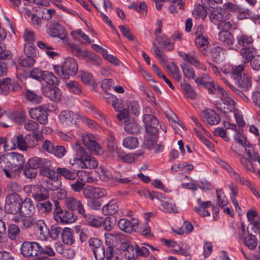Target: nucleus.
<instances>
[{
	"label": "nucleus",
	"instance_id": "f257e3e1",
	"mask_svg": "<svg viewBox=\"0 0 260 260\" xmlns=\"http://www.w3.org/2000/svg\"><path fill=\"white\" fill-rule=\"evenodd\" d=\"M7 157L8 169H3L6 177L11 179L19 178L25 162L23 155L18 152H11L8 153Z\"/></svg>",
	"mask_w": 260,
	"mask_h": 260
},
{
	"label": "nucleus",
	"instance_id": "f03ea898",
	"mask_svg": "<svg viewBox=\"0 0 260 260\" xmlns=\"http://www.w3.org/2000/svg\"><path fill=\"white\" fill-rule=\"evenodd\" d=\"M76 155L79 157L74 159V162L79 163L82 169H94L98 166L97 160L89 155L85 149L78 143L73 146Z\"/></svg>",
	"mask_w": 260,
	"mask_h": 260
},
{
	"label": "nucleus",
	"instance_id": "7ed1b4c3",
	"mask_svg": "<svg viewBox=\"0 0 260 260\" xmlns=\"http://www.w3.org/2000/svg\"><path fill=\"white\" fill-rule=\"evenodd\" d=\"M54 70L56 74L64 79H68L71 76H74L78 71V64L75 59L66 58L62 66H55Z\"/></svg>",
	"mask_w": 260,
	"mask_h": 260
},
{
	"label": "nucleus",
	"instance_id": "20e7f679",
	"mask_svg": "<svg viewBox=\"0 0 260 260\" xmlns=\"http://www.w3.org/2000/svg\"><path fill=\"white\" fill-rule=\"evenodd\" d=\"M53 219L58 223H72L77 219V216L72 211L63 210L57 201L54 202Z\"/></svg>",
	"mask_w": 260,
	"mask_h": 260
},
{
	"label": "nucleus",
	"instance_id": "39448f33",
	"mask_svg": "<svg viewBox=\"0 0 260 260\" xmlns=\"http://www.w3.org/2000/svg\"><path fill=\"white\" fill-rule=\"evenodd\" d=\"M80 115L70 110L62 111L58 116L60 123L65 126L76 124L80 120Z\"/></svg>",
	"mask_w": 260,
	"mask_h": 260
},
{
	"label": "nucleus",
	"instance_id": "423d86ee",
	"mask_svg": "<svg viewBox=\"0 0 260 260\" xmlns=\"http://www.w3.org/2000/svg\"><path fill=\"white\" fill-rule=\"evenodd\" d=\"M211 8L209 18L212 23L218 26V24L221 23V22L228 20L229 19L230 14L224 9L212 6Z\"/></svg>",
	"mask_w": 260,
	"mask_h": 260
},
{
	"label": "nucleus",
	"instance_id": "0eeeda50",
	"mask_svg": "<svg viewBox=\"0 0 260 260\" xmlns=\"http://www.w3.org/2000/svg\"><path fill=\"white\" fill-rule=\"evenodd\" d=\"M29 115L31 119H36L41 124L45 125L48 122L47 111L46 108L41 106L30 109Z\"/></svg>",
	"mask_w": 260,
	"mask_h": 260
},
{
	"label": "nucleus",
	"instance_id": "6e6552de",
	"mask_svg": "<svg viewBox=\"0 0 260 260\" xmlns=\"http://www.w3.org/2000/svg\"><path fill=\"white\" fill-rule=\"evenodd\" d=\"M146 131L149 135L155 136L158 132V121L157 119L151 114H145L143 116Z\"/></svg>",
	"mask_w": 260,
	"mask_h": 260
},
{
	"label": "nucleus",
	"instance_id": "1a4fd4ad",
	"mask_svg": "<svg viewBox=\"0 0 260 260\" xmlns=\"http://www.w3.org/2000/svg\"><path fill=\"white\" fill-rule=\"evenodd\" d=\"M178 54L184 61L191 64L196 68L203 71L206 70L204 65L200 61L198 54L194 51H192L188 53L179 52Z\"/></svg>",
	"mask_w": 260,
	"mask_h": 260
},
{
	"label": "nucleus",
	"instance_id": "9d476101",
	"mask_svg": "<svg viewBox=\"0 0 260 260\" xmlns=\"http://www.w3.org/2000/svg\"><path fill=\"white\" fill-rule=\"evenodd\" d=\"M117 224L121 231L127 234H131L136 231L138 225V221L134 219L131 220L123 218L118 221Z\"/></svg>",
	"mask_w": 260,
	"mask_h": 260
},
{
	"label": "nucleus",
	"instance_id": "9b49d317",
	"mask_svg": "<svg viewBox=\"0 0 260 260\" xmlns=\"http://www.w3.org/2000/svg\"><path fill=\"white\" fill-rule=\"evenodd\" d=\"M84 174V172H76L75 170L69 169L66 167H58L56 169V176L57 177H63L69 181H75L76 179L77 175L78 173Z\"/></svg>",
	"mask_w": 260,
	"mask_h": 260
},
{
	"label": "nucleus",
	"instance_id": "f8f14e48",
	"mask_svg": "<svg viewBox=\"0 0 260 260\" xmlns=\"http://www.w3.org/2000/svg\"><path fill=\"white\" fill-rule=\"evenodd\" d=\"M38 242H24L21 247V253L26 257L37 256Z\"/></svg>",
	"mask_w": 260,
	"mask_h": 260
},
{
	"label": "nucleus",
	"instance_id": "ddd939ff",
	"mask_svg": "<svg viewBox=\"0 0 260 260\" xmlns=\"http://www.w3.org/2000/svg\"><path fill=\"white\" fill-rule=\"evenodd\" d=\"M16 195L11 194L6 198L5 208L7 211L11 214H20L21 203L17 201L15 198Z\"/></svg>",
	"mask_w": 260,
	"mask_h": 260
},
{
	"label": "nucleus",
	"instance_id": "4468645a",
	"mask_svg": "<svg viewBox=\"0 0 260 260\" xmlns=\"http://www.w3.org/2000/svg\"><path fill=\"white\" fill-rule=\"evenodd\" d=\"M209 66L212 70V71L214 72L215 74L217 76L220 77L221 79L223 80L225 84H226L230 88L236 93L237 95H238L239 98H241L245 102H248L249 101L247 96L245 94L243 93L241 91L238 90L235 86L230 84L229 82L224 78L221 76L220 72L219 71L218 68L217 66L214 64L210 63Z\"/></svg>",
	"mask_w": 260,
	"mask_h": 260
},
{
	"label": "nucleus",
	"instance_id": "2eb2a0df",
	"mask_svg": "<svg viewBox=\"0 0 260 260\" xmlns=\"http://www.w3.org/2000/svg\"><path fill=\"white\" fill-rule=\"evenodd\" d=\"M236 85L240 89L242 90L241 91L243 93L245 94L248 99V91L251 88L252 86V81L251 78L247 74H244L240 77L238 79L234 81Z\"/></svg>",
	"mask_w": 260,
	"mask_h": 260
},
{
	"label": "nucleus",
	"instance_id": "dca6fc26",
	"mask_svg": "<svg viewBox=\"0 0 260 260\" xmlns=\"http://www.w3.org/2000/svg\"><path fill=\"white\" fill-rule=\"evenodd\" d=\"M82 140L84 145L87 146L91 151L98 155L102 153L103 150L101 146L94 140L91 134L83 135Z\"/></svg>",
	"mask_w": 260,
	"mask_h": 260
},
{
	"label": "nucleus",
	"instance_id": "f3484780",
	"mask_svg": "<svg viewBox=\"0 0 260 260\" xmlns=\"http://www.w3.org/2000/svg\"><path fill=\"white\" fill-rule=\"evenodd\" d=\"M64 205L68 209L73 211L77 210L81 215H84V208L80 200H78L74 197H70L65 199Z\"/></svg>",
	"mask_w": 260,
	"mask_h": 260
},
{
	"label": "nucleus",
	"instance_id": "a211bd4d",
	"mask_svg": "<svg viewBox=\"0 0 260 260\" xmlns=\"http://www.w3.org/2000/svg\"><path fill=\"white\" fill-rule=\"evenodd\" d=\"M48 34L52 37L66 39L67 33L65 29L58 22H55L48 28Z\"/></svg>",
	"mask_w": 260,
	"mask_h": 260
},
{
	"label": "nucleus",
	"instance_id": "6ab92c4d",
	"mask_svg": "<svg viewBox=\"0 0 260 260\" xmlns=\"http://www.w3.org/2000/svg\"><path fill=\"white\" fill-rule=\"evenodd\" d=\"M201 116L204 120L206 121L210 125H216L220 120L218 114L215 111L209 109L203 110Z\"/></svg>",
	"mask_w": 260,
	"mask_h": 260
},
{
	"label": "nucleus",
	"instance_id": "aec40b11",
	"mask_svg": "<svg viewBox=\"0 0 260 260\" xmlns=\"http://www.w3.org/2000/svg\"><path fill=\"white\" fill-rule=\"evenodd\" d=\"M124 257L129 260L134 257L136 254V244H132L128 241L123 242L120 246Z\"/></svg>",
	"mask_w": 260,
	"mask_h": 260
},
{
	"label": "nucleus",
	"instance_id": "412c9836",
	"mask_svg": "<svg viewBox=\"0 0 260 260\" xmlns=\"http://www.w3.org/2000/svg\"><path fill=\"white\" fill-rule=\"evenodd\" d=\"M220 95L223 104V107L220 108V110L225 114L232 112L235 109L234 101L228 96L225 90L224 93Z\"/></svg>",
	"mask_w": 260,
	"mask_h": 260
},
{
	"label": "nucleus",
	"instance_id": "4be33fe9",
	"mask_svg": "<svg viewBox=\"0 0 260 260\" xmlns=\"http://www.w3.org/2000/svg\"><path fill=\"white\" fill-rule=\"evenodd\" d=\"M11 143L12 145H14L12 150L15 149L17 147L20 150H27L26 136L24 137L23 135L20 134L14 136L11 139Z\"/></svg>",
	"mask_w": 260,
	"mask_h": 260
},
{
	"label": "nucleus",
	"instance_id": "5701e85b",
	"mask_svg": "<svg viewBox=\"0 0 260 260\" xmlns=\"http://www.w3.org/2000/svg\"><path fill=\"white\" fill-rule=\"evenodd\" d=\"M50 164V161L48 159L35 156L29 158L26 164L30 168L36 170L38 168L40 169L45 166H49Z\"/></svg>",
	"mask_w": 260,
	"mask_h": 260
},
{
	"label": "nucleus",
	"instance_id": "b1692460",
	"mask_svg": "<svg viewBox=\"0 0 260 260\" xmlns=\"http://www.w3.org/2000/svg\"><path fill=\"white\" fill-rule=\"evenodd\" d=\"M202 5L197 4L194 6V9L192 11V14L196 18V19H202L204 20L206 18L207 14L206 8L211 7L213 4L211 3H208L206 5H204L202 3Z\"/></svg>",
	"mask_w": 260,
	"mask_h": 260
},
{
	"label": "nucleus",
	"instance_id": "393cba45",
	"mask_svg": "<svg viewBox=\"0 0 260 260\" xmlns=\"http://www.w3.org/2000/svg\"><path fill=\"white\" fill-rule=\"evenodd\" d=\"M20 214L25 217L32 215L35 211V207L30 199H26L21 203Z\"/></svg>",
	"mask_w": 260,
	"mask_h": 260
},
{
	"label": "nucleus",
	"instance_id": "a878e982",
	"mask_svg": "<svg viewBox=\"0 0 260 260\" xmlns=\"http://www.w3.org/2000/svg\"><path fill=\"white\" fill-rule=\"evenodd\" d=\"M52 87H46L43 91L44 94L53 102H59L61 100L60 90L56 86Z\"/></svg>",
	"mask_w": 260,
	"mask_h": 260
},
{
	"label": "nucleus",
	"instance_id": "bb28decb",
	"mask_svg": "<svg viewBox=\"0 0 260 260\" xmlns=\"http://www.w3.org/2000/svg\"><path fill=\"white\" fill-rule=\"evenodd\" d=\"M161 202V206L162 209H161L164 211L168 213H174L176 212V208L175 204L173 203V200L164 194L162 196V199L160 200Z\"/></svg>",
	"mask_w": 260,
	"mask_h": 260
},
{
	"label": "nucleus",
	"instance_id": "cd10ccee",
	"mask_svg": "<svg viewBox=\"0 0 260 260\" xmlns=\"http://www.w3.org/2000/svg\"><path fill=\"white\" fill-rule=\"evenodd\" d=\"M36 188L37 190L32 194V197L35 200L36 203H41L48 200L49 197L48 191L45 188L42 190L41 188L43 187L40 186H37Z\"/></svg>",
	"mask_w": 260,
	"mask_h": 260
},
{
	"label": "nucleus",
	"instance_id": "c85d7f7f",
	"mask_svg": "<svg viewBox=\"0 0 260 260\" xmlns=\"http://www.w3.org/2000/svg\"><path fill=\"white\" fill-rule=\"evenodd\" d=\"M34 228L36 231L40 233V234L44 239H47L49 237V228L43 220H39L35 222Z\"/></svg>",
	"mask_w": 260,
	"mask_h": 260
},
{
	"label": "nucleus",
	"instance_id": "c756f323",
	"mask_svg": "<svg viewBox=\"0 0 260 260\" xmlns=\"http://www.w3.org/2000/svg\"><path fill=\"white\" fill-rule=\"evenodd\" d=\"M204 86L208 89L209 93L210 94H214L216 92L219 94H223L224 93V90L219 85L215 84L210 77L205 82Z\"/></svg>",
	"mask_w": 260,
	"mask_h": 260
},
{
	"label": "nucleus",
	"instance_id": "7c9ffc66",
	"mask_svg": "<svg viewBox=\"0 0 260 260\" xmlns=\"http://www.w3.org/2000/svg\"><path fill=\"white\" fill-rule=\"evenodd\" d=\"M52 203L49 200L36 204V207L38 211L43 215L50 213L52 210Z\"/></svg>",
	"mask_w": 260,
	"mask_h": 260
},
{
	"label": "nucleus",
	"instance_id": "2f4dec72",
	"mask_svg": "<svg viewBox=\"0 0 260 260\" xmlns=\"http://www.w3.org/2000/svg\"><path fill=\"white\" fill-rule=\"evenodd\" d=\"M86 219L88 225L94 228H99L101 226L103 222V218L98 217L93 215L85 214L84 211V215H81Z\"/></svg>",
	"mask_w": 260,
	"mask_h": 260
},
{
	"label": "nucleus",
	"instance_id": "473e14b6",
	"mask_svg": "<svg viewBox=\"0 0 260 260\" xmlns=\"http://www.w3.org/2000/svg\"><path fill=\"white\" fill-rule=\"evenodd\" d=\"M61 239L64 244L69 245H72L75 241L73 230L69 228H64L61 234Z\"/></svg>",
	"mask_w": 260,
	"mask_h": 260
},
{
	"label": "nucleus",
	"instance_id": "72a5a7b5",
	"mask_svg": "<svg viewBox=\"0 0 260 260\" xmlns=\"http://www.w3.org/2000/svg\"><path fill=\"white\" fill-rule=\"evenodd\" d=\"M25 96L26 99L33 104H38L40 103L42 101V97L41 95L39 94L36 91L28 89H26Z\"/></svg>",
	"mask_w": 260,
	"mask_h": 260
},
{
	"label": "nucleus",
	"instance_id": "f704fd0d",
	"mask_svg": "<svg viewBox=\"0 0 260 260\" xmlns=\"http://www.w3.org/2000/svg\"><path fill=\"white\" fill-rule=\"evenodd\" d=\"M118 209L117 203L114 201H111L103 207L102 211L104 215H112L117 213Z\"/></svg>",
	"mask_w": 260,
	"mask_h": 260
},
{
	"label": "nucleus",
	"instance_id": "c9c22d12",
	"mask_svg": "<svg viewBox=\"0 0 260 260\" xmlns=\"http://www.w3.org/2000/svg\"><path fill=\"white\" fill-rule=\"evenodd\" d=\"M237 41L239 45L242 48L251 47L253 40L252 38L246 35H240L237 37Z\"/></svg>",
	"mask_w": 260,
	"mask_h": 260
},
{
	"label": "nucleus",
	"instance_id": "e433bc0d",
	"mask_svg": "<svg viewBox=\"0 0 260 260\" xmlns=\"http://www.w3.org/2000/svg\"><path fill=\"white\" fill-rule=\"evenodd\" d=\"M244 68V64L232 66V74H231V78L235 81L242 75L245 74L243 73Z\"/></svg>",
	"mask_w": 260,
	"mask_h": 260
},
{
	"label": "nucleus",
	"instance_id": "4c0bfd02",
	"mask_svg": "<svg viewBox=\"0 0 260 260\" xmlns=\"http://www.w3.org/2000/svg\"><path fill=\"white\" fill-rule=\"evenodd\" d=\"M43 80L52 86H56L59 83L57 78L52 72L47 71H44Z\"/></svg>",
	"mask_w": 260,
	"mask_h": 260
},
{
	"label": "nucleus",
	"instance_id": "58836bf2",
	"mask_svg": "<svg viewBox=\"0 0 260 260\" xmlns=\"http://www.w3.org/2000/svg\"><path fill=\"white\" fill-rule=\"evenodd\" d=\"M219 39L228 45H233L234 41L233 35L228 30H222L219 34Z\"/></svg>",
	"mask_w": 260,
	"mask_h": 260
},
{
	"label": "nucleus",
	"instance_id": "ea45409f",
	"mask_svg": "<svg viewBox=\"0 0 260 260\" xmlns=\"http://www.w3.org/2000/svg\"><path fill=\"white\" fill-rule=\"evenodd\" d=\"M255 50V48L253 47L242 48L240 53L243 57L246 59L244 63L250 61L254 57V53Z\"/></svg>",
	"mask_w": 260,
	"mask_h": 260
},
{
	"label": "nucleus",
	"instance_id": "a19ab883",
	"mask_svg": "<svg viewBox=\"0 0 260 260\" xmlns=\"http://www.w3.org/2000/svg\"><path fill=\"white\" fill-rule=\"evenodd\" d=\"M185 96L190 99H194L196 96V93L192 87L188 83L184 82L181 84Z\"/></svg>",
	"mask_w": 260,
	"mask_h": 260
},
{
	"label": "nucleus",
	"instance_id": "79ce46f5",
	"mask_svg": "<svg viewBox=\"0 0 260 260\" xmlns=\"http://www.w3.org/2000/svg\"><path fill=\"white\" fill-rule=\"evenodd\" d=\"M72 52L73 54L79 57L83 55L90 58H94V56H95V54L87 50H85L83 51L81 48L76 45H74L72 46Z\"/></svg>",
	"mask_w": 260,
	"mask_h": 260
},
{
	"label": "nucleus",
	"instance_id": "37998d69",
	"mask_svg": "<svg viewBox=\"0 0 260 260\" xmlns=\"http://www.w3.org/2000/svg\"><path fill=\"white\" fill-rule=\"evenodd\" d=\"M8 237L12 240H15L20 236V230L16 224H10L8 228Z\"/></svg>",
	"mask_w": 260,
	"mask_h": 260
},
{
	"label": "nucleus",
	"instance_id": "c03bdc74",
	"mask_svg": "<svg viewBox=\"0 0 260 260\" xmlns=\"http://www.w3.org/2000/svg\"><path fill=\"white\" fill-rule=\"evenodd\" d=\"M138 144V139L135 137H127L123 140V146L129 149L136 148Z\"/></svg>",
	"mask_w": 260,
	"mask_h": 260
},
{
	"label": "nucleus",
	"instance_id": "a18cd8bd",
	"mask_svg": "<svg viewBox=\"0 0 260 260\" xmlns=\"http://www.w3.org/2000/svg\"><path fill=\"white\" fill-rule=\"evenodd\" d=\"M66 86L68 90L74 94H79L81 91V86L79 83L76 81H70L66 82Z\"/></svg>",
	"mask_w": 260,
	"mask_h": 260
},
{
	"label": "nucleus",
	"instance_id": "49530a36",
	"mask_svg": "<svg viewBox=\"0 0 260 260\" xmlns=\"http://www.w3.org/2000/svg\"><path fill=\"white\" fill-rule=\"evenodd\" d=\"M50 164L49 166H45L43 167L40 169V174L44 177H47L51 180L55 178V174H56V170L55 171L53 169L49 168Z\"/></svg>",
	"mask_w": 260,
	"mask_h": 260
},
{
	"label": "nucleus",
	"instance_id": "de8ad7c7",
	"mask_svg": "<svg viewBox=\"0 0 260 260\" xmlns=\"http://www.w3.org/2000/svg\"><path fill=\"white\" fill-rule=\"evenodd\" d=\"M37 256L44 255L52 256L55 254L53 249L48 246H42L38 243Z\"/></svg>",
	"mask_w": 260,
	"mask_h": 260
},
{
	"label": "nucleus",
	"instance_id": "09e8293b",
	"mask_svg": "<svg viewBox=\"0 0 260 260\" xmlns=\"http://www.w3.org/2000/svg\"><path fill=\"white\" fill-rule=\"evenodd\" d=\"M140 126L135 122L126 123L124 125L125 131L129 134H137L140 132Z\"/></svg>",
	"mask_w": 260,
	"mask_h": 260
},
{
	"label": "nucleus",
	"instance_id": "8fccbe9b",
	"mask_svg": "<svg viewBox=\"0 0 260 260\" xmlns=\"http://www.w3.org/2000/svg\"><path fill=\"white\" fill-rule=\"evenodd\" d=\"M245 151L249 157L250 159L252 161H256L258 155V151L255 149L253 146L249 143L244 147Z\"/></svg>",
	"mask_w": 260,
	"mask_h": 260
},
{
	"label": "nucleus",
	"instance_id": "3c124183",
	"mask_svg": "<svg viewBox=\"0 0 260 260\" xmlns=\"http://www.w3.org/2000/svg\"><path fill=\"white\" fill-rule=\"evenodd\" d=\"M184 7V5L182 0H173L169 8V10L170 13L176 14L178 12V10H183Z\"/></svg>",
	"mask_w": 260,
	"mask_h": 260
},
{
	"label": "nucleus",
	"instance_id": "603ef678",
	"mask_svg": "<svg viewBox=\"0 0 260 260\" xmlns=\"http://www.w3.org/2000/svg\"><path fill=\"white\" fill-rule=\"evenodd\" d=\"M167 69L169 72H170L173 77L177 81H179L181 78V75L180 73L179 70L176 64L172 62L171 66L168 65Z\"/></svg>",
	"mask_w": 260,
	"mask_h": 260
},
{
	"label": "nucleus",
	"instance_id": "864d4df0",
	"mask_svg": "<svg viewBox=\"0 0 260 260\" xmlns=\"http://www.w3.org/2000/svg\"><path fill=\"white\" fill-rule=\"evenodd\" d=\"M63 229L57 225H52L51 227L50 231L49 230V236H50L52 239L56 240L63 233Z\"/></svg>",
	"mask_w": 260,
	"mask_h": 260
},
{
	"label": "nucleus",
	"instance_id": "5fc2aeb1",
	"mask_svg": "<svg viewBox=\"0 0 260 260\" xmlns=\"http://www.w3.org/2000/svg\"><path fill=\"white\" fill-rule=\"evenodd\" d=\"M244 243L249 249H254L257 245V239L255 236L250 234L245 237Z\"/></svg>",
	"mask_w": 260,
	"mask_h": 260
},
{
	"label": "nucleus",
	"instance_id": "6e6d98bb",
	"mask_svg": "<svg viewBox=\"0 0 260 260\" xmlns=\"http://www.w3.org/2000/svg\"><path fill=\"white\" fill-rule=\"evenodd\" d=\"M181 68L184 76L188 79H195L196 74L193 69L186 64H182Z\"/></svg>",
	"mask_w": 260,
	"mask_h": 260
},
{
	"label": "nucleus",
	"instance_id": "4d7b16f0",
	"mask_svg": "<svg viewBox=\"0 0 260 260\" xmlns=\"http://www.w3.org/2000/svg\"><path fill=\"white\" fill-rule=\"evenodd\" d=\"M224 50L219 46L213 47L211 50V56L213 61L217 62L220 58V56L223 54Z\"/></svg>",
	"mask_w": 260,
	"mask_h": 260
},
{
	"label": "nucleus",
	"instance_id": "13d9d810",
	"mask_svg": "<svg viewBox=\"0 0 260 260\" xmlns=\"http://www.w3.org/2000/svg\"><path fill=\"white\" fill-rule=\"evenodd\" d=\"M240 161L242 166L245 168L247 171L254 173L255 169L251 160L244 156H241L240 158Z\"/></svg>",
	"mask_w": 260,
	"mask_h": 260
},
{
	"label": "nucleus",
	"instance_id": "bf43d9fd",
	"mask_svg": "<svg viewBox=\"0 0 260 260\" xmlns=\"http://www.w3.org/2000/svg\"><path fill=\"white\" fill-rule=\"evenodd\" d=\"M13 56L12 52L7 50L5 44L0 42V58L9 60Z\"/></svg>",
	"mask_w": 260,
	"mask_h": 260
},
{
	"label": "nucleus",
	"instance_id": "052dcab7",
	"mask_svg": "<svg viewBox=\"0 0 260 260\" xmlns=\"http://www.w3.org/2000/svg\"><path fill=\"white\" fill-rule=\"evenodd\" d=\"M54 143L47 139L44 140L42 144V149L50 154H52L54 152Z\"/></svg>",
	"mask_w": 260,
	"mask_h": 260
},
{
	"label": "nucleus",
	"instance_id": "680f3d73",
	"mask_svg": "<svg viewBox=\"0 0 260 260\" xmlns=\"http://www.w3.org/2000/svg\"><path fill=\"white\" fill-rule=\"evenodd\" d=\"M98 173L100 175V178L104 181H108L113 178L110 172L104 167L101 166L98 169Z\"/></svg>",
	"mask_w": 260,
	"mask_h": 260
},
{
	"label": "nucleus",
	"instance_id": "e2e57ef3",
	"mask_svg": "<svg viewBox=\"0 0 260 260\" xmlns=\"http://www.w3.org/2000/svg\"><path fill=\"white\" fill-rule=\"evenodd\" d=\"M24 127L27 131H31L32 133L38 131L39 125L36 122L31 120H27L24 122Z\"/></svg>",
	"mask_w": 260,
	"mask_h": 260
},
{
	"label": "nucleus",
	"instance_id": "0e129e2a",
	"mask_svg": "<svg viewBox=\"0 0 260 260\" xmlns=\"http://www.w3.org/2000/svg\"><path fill=\"white\" fill-rule=\"evenodd\" d=\"M129 112L135 115H138L140 113V106L137 101L130 102L127 106Z\"/></svg>",
	"mask_w": 260,
	"mask_h": 260
},
{
	"label": "nucleus",
	"instance_id": "69168bd1",
	"mask_svg": "<svg viewBox=\"0 0 260 260\" xmlns=\"http://www.w3.org/2000/svg\"><path fill=\"white\" fill-rule=\"evenodd\" d=\"M156 40L157 41V43L164 48H166L167 46H170L168 50L173 49V47L170 44V40L166 36H162L161 38L156 37Z\"/></svg>",
	"mask_w": 260,
	"mask_h": 260
},
{
	"label": "nucleus",
	"instance_id": "338daca9",
	"mask_svg": "<svg viewBox=\"0 0 260 260\" xmlns=\"http://www.w3.org/2000/svg\"><path fill=\"white\" fill-rule=\"evenodd\" d=\"M79 179L81 180H77L74 183L71 184V189L75 192H79L84 188H83L85 183L83 182L84 181L82 178Z\"/></svg>",
	"mask_w": 260,
	"mask_h": 260
},
{
	"label": "nucleus",
	"instance_id": "774afa93",
	"mask_svg": "<svg viewBox=\"0 0 260 260\" xmlns=\"http://www.w3.org/2000/svg\"><path fill=\"white\" fill-rule=\"evenodd\" d=\"M44 74V71H42L38 68H35L30 72L29 75L31 78L39 81H42L43 79Z\"/></svg>",
	"mask_w": 260,
	"mask_h": 260
}]
</instances>
